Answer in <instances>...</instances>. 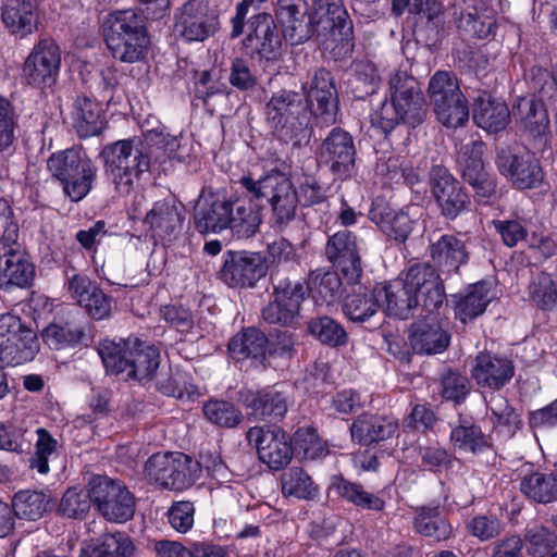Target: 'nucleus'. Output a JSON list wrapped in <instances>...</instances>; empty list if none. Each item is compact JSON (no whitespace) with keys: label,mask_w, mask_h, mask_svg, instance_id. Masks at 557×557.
Instances as JSON below:
<instances>
[{"label":"nucleus","mask_w":557,"mask_h":557,"mask_svg":"<svg viewBox=\"0 0 557 557\" xmlns=\"http://www.w3.org/2000/svg\"><path fill=\"white\" fill-rule=\"evenodd\" d=\"M35 267L18 240L0 247V290L30 287Z\"/></svg>","instance_id":"nucleus-26"},{"label":"nucleus","mask_w":557,"mask_h":557,"mask_svg":"<svg viewBox=\"0 0 557 557\" xmlns=\"http://www.w3.org/2000/svg\"><path fill=\"white\" fill-rule=\"evenodd\" d=\"M389 95L403 116V123L411 127L421 124L426 116V103L418 81L406 71H395L388 79Z\"/></svg>","instance_id":"nucleus-17"},{"label":"nucleus","mask_w":557,"mask_h":557,"mask_svg":"<svg viewBox=\"0 0 557 557\" xmlns=\"http://www.w3.org/2000/svg\"><path fill=\"white\" fill-rule=\"evenodd\" d=\"M307 329L315 339L332 348L345 346L348 342V335L343 325L329 315L310 319Z\"/></svg>","instance_id":"nucleus-54"},{"label":"nucleus","mask_w":557,"mask_h":557,"mask_svg":"<svg viewBox=\"0 0 557 557\" xmlns=\"http://www.w3.org/2000/svg\"><path fill=\"white\" fill-rule=\"evenodd\" d=\"M145 471L163 488L184 491L200 478L201 466L183 453H158L146 461Z\"/></svg>","instance_id":"nucleus-9"},{"label":"nucleus","mask_w":557,"mask_h":557,"mask_svg":"<svg viewBox=\"0 0 557 557\" xmlns=\"http://www.w3.org/2000/svg\"><path fill=\"white\" fill-rule=\"evenodd\" d=\"M397 429L398 423L394 418L364 413L352 422L350 432L354 441L370 445L391 438Z\"/></svg>","instance_id":"nucleus-39"},{"label":"nucleus","mask_w":557,"mask_h":557,"mask_svg":"<svg viewBox=\"0 0 557 557\" xmlns=\"http://www.w3.org/2000/svg\"><path fill=\"white\" fill-rule=\"evenodd\" d=\"M247 28L243 45L251 59L267 62L278 60L282 34L278 32L275 18L270 13H257L248 20Z\"/></svg>","instance_id":"nucleus-14"},{"label":"nucleus","mask_w":557,"mask_h":557,"mask_svg":"<svg viewBox=\"0 0 557 557\" xmlns=\"http://www.w3.org/2000/svg\"><path fill=\"white\" fill-rule=\"evenodd\" d=\"M1 22L8 33L24 39L38 29L40 10L38 0H2Z\"/></svg>","instance_id":"nucleus-29"},{"label":"nucleus","mask_w":557,"mask_h":557,"mask_svg":"<svg viewBox=\"0 0 557 557\" xmlns=\"http://www.w3.org/2000/svg\"><path fill=\"white\" fill-rule=\"evenodd\" d=\"M205 417L214 425L234 429L243 423L245 416L233 403L224 399H210L202 408Z\"/></svg>","instance_id":"nucleus-55"},{"label":"nucleus","mask_w":557,"mask_h":557,"mask_svg":"<svg viewBox=\"0 0 557 557\" xmlns=\"http://www.w3.org/2000/svg\"><path fill=\"white\" fill-rule=\"evenodd\" d=\"M486 145L480 139L462 144L457 152V166L461 178L472 188L479 203H490L497 197L496 177L487 172L483 162Z\"/></svg>","instance_id":"nucleus-10"},{"label":"nucleus","mask_w":557,"mask_h":557,"mask_svg":"<svg viewBox=\"0 0 557 557\" xmlns=\"http://www.w3.org/2000/svg\"><path fill=\"white\" fill-rule=\"evenodd\" d=\"M269 339L257 327H247L237 333L228 343V351L233 359L243 361L251 359L264 366Z\"/></svg>","instance_id":"nucleus-41"},{"label":"nucleus","mask_w":557,"mask_h":557,"mask_svg":"<svg viewBox=\"0 0 557 557\" xmlns=\"http://www.w3.org/2000/svg\"><path fill=\"white\" fill-rule=\"evenodd\" d=\"M403 283L409 290L418 296L425 311H436L445 299L444 282L436 267L429 262H419L410 265Z\"/></svg>","instance_id":"nucleus-23"},{"label":"nucleus","mask_w":557,"mask_h":557,"mask_svg":"<svg viewBox=\"0 0 557 557\" xmlns=\"http://www.w3.org/2000/svg\"><path fill=\"white\" fill-rule=\"evenodd\" d=\"M428 314L411 324L410 345L416 354L436 355L445 351L450 343V334L445 331L435 311H426Z\"/></svg>","instance_id":"nucleus-31"},{"label":"nucleus","mask_w":557,"mask_h":557,"mask_svg":"<svg viewBox=\"0 0 557 557\" xmlns=\"http://www.w3.org/2000/svg\"><path fill=\"white\" fill-rule=\"evenodd\" d=\"M357 285L358 287L344 298L343 312L351 322H370L377 315L380 309L376 286L368 288L362 286L361 282Z\"/></svg>","instance_id":"nucleus-42"},{"label":"nucleus","mask_w":557,"mask_h":557,"mask_svg":"<svg viewBox=\"0 0 557 557\" xmlns=\"http://www.w3.org/2000/svg\"><path fill=\"white\" fill-rule=\"evenodd\" d=\"M174 28L186 41H205L219 28V16L207 0H188L175 14Z\"/></svg>","instance_id":"nucleus-21"},{"label":"nucleus","mask_w":557,"mask_h":557,"mask_svg":"<svg viewBox=\"0 0 557 557\" xmlns=\"http://www.w3.org/2000/svg\"><path fill=\"white\" fill-rule=\"evenodd\" d=\"M318 156L320 161L341 180L350 178L356 172L355 140L351 134L342 127H333L327 133L320 144Z\"/></svg>","instance_id":"nucleus-15"},{"label":"nucleus","mask_w":557,"mask_h":557,"mask_svg":"<svg viewBox=\"0 0 557 557\" xmlns=\"http://www.w3.org/2000/svg\"><path fill=\"white\" fill-rule=\"evenodd\" d=\"M91 500L99 513L110 522H126L135 513V497L121 482L95 475L89 480Z\"/></svg>","instance_id":"nucleus-11"},{"label":"nucleus","mask_w":557,"mask_h":557,"mask_svg":"<svg viewBox=\"0 0 557 557\" xmlns=\"http://www.w3.org/2000/svg\"><path fill=\"white\" fill-rule=\"evenodd\" d=\"M329 20V24H320L315 36L322 44L333 45L332 53L335 60L350 57L355 48L352 21L343 7L335 11Z\"/></svg>","instance_id":"nucleus-30"},{"label":"nucleus","mask_w":557,"mask_h":557,"mask_svg":"<svg viewBox=\"0 0 557 557\" xmlns=\"http://www.w3.org/2000/svg\"><path fill=\"white\" fill-rule=\"evenodd\" d=\"M18 113L11 100L0 95V152L8 151L17 139Z\"/></svg>","instance_id":"nucleus-60"},{"label":"nucleus","mask_w":557,"mask_h":557,"mask_svg":"<svg viewBox=\"0 0 557 557\" xmlns=\"http://www.w3.org/2000/svg\"><path fill=\"white\" fill-rule=\"evenodd\" d=\"M308 284L310 295L320 305H333L343 295V282L337 271H311Z\"/></svg>","instance_id":"nucleus-47"},{"label":"nucleus","mask_w":557,"mask_h":557,"mask_svg":"<svg viewBox=\"0 0 557 557\" xmlns=\"http://www.w3.org/2000/svg\"><path fill=\"white\" fill-rule=\"evenodd\" d=\"M88 492L76 487L69 488L60 500L58 513L67 519H83L92 504L91 485L88 484Z\"/></svg>","instance_id":"nucleus-57"},{"label":"nucleus","mask_w":557,"mask_h":557,"mask_svg":"<svg viewBox=\"0 0 557 557\" xmlns=\"http://www.w3.org/2000/svg\"><path fill=\"white\" fill-rule=\"evenodd\" d=\"M234 199L221 193L202 191L195 207L194 221L202 234L226 230L232 216Z\"/></svg>","instance_id":"nucleus-25"},{"label":"nucleus","mask_w":557,"mask_h":557,"mask_svg":"<svg viewBox=\"0 0 557 557\" xmlns=\"http://www.w3.org/2000/svg\"><path fill=\"white\" fill-rule=\"evenodd\" d=\"M51 498L42 491H20L12 500L13 518L36 521L51 510Z\"/></svg>","instance_id":"nucleus-49"},{"label":"nucleus","mask_w":557,"mask_h":557,"mask_svg":"<svg viewBox=\"0 0 557 557\" xmlns=\"http://www.w3.org/2000/svg\"><path fill=\"white\" fill-rule=\"evenodd\" d=\"M292 438L293 449L304 459L315 460L327 454L325 443L313 428H299Z\"/></svg>","instance_id":"nucleus-56"},{"label":"nucleus","mask_w":557,"mask_h":557,"mask_svg":"<svg viewBox=\"0 0 557 557\" xmlns=\"http://www.w3.org/2000/svg\"><path fill=\"white\" fill-rule=\"evenodd\" d=\"M519 490L532 503L547 505L557 502V474L534 469L530 463L520 470Z\"/></svg>","instance_id":"nucleus-35"},{"label":"nucleus","mask_w":557,"mask_h":557,"mask_svg":"<svg viewBox=\"0 0 557 557\" xmlns=\"http://www.w3.org/2000/svg\"><path fill=\"white\" fill-rule=\"evenodd\" d=\"M428 95L434 113L443 125L456 128L468 122V100L454 72L436 71L430 78Z\"/></svg>","instance_id":"nucleus-7"},{"label":"nucleus","mask_w":557,"mask_h":557,"mask_svg":"<svg viewBox=\"0 0 557 557\" xmlns=\"http://www.w3.org/2000/svg\"><path fill=\"white\" fill-rule=\"evenodd\" d=\"M239 184L250 199H265L271 207V222L275 228L284 230L296 216L298 194L290 180L280 171H272L255 180L250 175L240 177Z\"/></svg>","instance_id":"nucleus-5"},{"label":"nucleus","mask_w":557,"mask_h":557,"mask_svg":"<svg viewBox=\"0 0 557 557\" xmlns=\"http://www.w3.org/2000/svg\"><path fill=\"white\" fill-rule=\"evenodd\" d=\"M455 315L462 323H467L481 315L491 300L485 283L472 285L465 295H455Z\"/></svg>","instance_id":"nucleus-50"},{"label":"nucleus","mask_w":557,"mask_h":557,"mask_svg":"<svg viewBox=\"0 0 557 557\" xmlns=\"http://www.w3.org/2000/svg\"><path fill=\"white\" fill-rule=\"evenodd\" d=\"M275 20L282 27V36L292 46L302 45L315 36L306 0H276Z\"/></svg>","instance_id":"nucleus-22"},{"label":"nucleus","mask_w":557,"mask_h":557,"mask_svg":"<svg viewBox=\"0 0 557 557\" xmlns=\"http://www.w3.org/2000/svg\"><path fill=\"white\" fill-rule=\"evenodd\" d=\"M405 11L426 20V27L433 33L429 39L434 42L445 35L444 8L438 0H393L392 12L400 16Z\"/></svg>","instance_id":"nucleus-37"},{"label":"nucleus","mask_w":557,"mask_h":557,"mask_svg":"<svg viewBox=\"0 0 557 557\" xmlns=\"http://www.w3.org/2000/svg\"><path fill=\"white\" fill-rule=\"evenodd\" d=\"M248 199H234L228 227L238 238H250L256 235L261 224L259 210Z\"/></svg>","instance_id":"nucleus-48"},{"label":"nucleus","mask_w":557,"mask_h":557,"mask_svg":"<svg viewBox=\"0 0 557 557\" xmlns=\"http://www.w3.org/2000/svg\"><path fill=\"white\" fill-rule=\"evenodd\" d=\"M487 407L493 416V423L506 428L507 433L512 436L521 426L520 416L508 404V400L499 394L492 395Z\"/></svg>","instance_id":"nucleus-63"},{"label":"nucleus","mask_w":557,"mask_h":557,"mask_svg":"<svg viewBox=\"0 0 557 557\" xmlns=\"http://www.w3.org/2000/svg\"><path fill=\"white\" fill-rule=\"evenodd\" d=\"M61 70V49L54 39L41 37L25 58L21 76L26 85L44 89L55 85Z\"/></svg>","instance_id":"nucleus-12"},{"label":"nucleus","mask_w":557,"mask_h":557,"mask_svg":"<svg viewBox=\"0 0 557 557\" xmlns=\"http://www.w3.org/2000/svg\"><path fill=\"white\" fill-rule=\"evenodd\" d=\"M13 346L4 350L3 363L17 366L34 359L39 344L36 334L21 325V331L12 335Z\"/></svg>","instance_id":"nucleus-53"},{"label":"nucleus","mask_w":557,"mask_h":557,"mask_svg":"<svg viewBox=\"0 0 557 557\" xmlns=\"http://www.w3.org/2000/svg\"><path fill=\"white\" fill-rule=\"evenodd\" d=\"M270 282L271 301L262 309L263 320L285 327L296 325L301 304L310 295L308 277L281 267L271 273Z\"/></svg>","instance_id":"nucleus-4"},{"label":"nucleus","mask_w":557,"mask_h":557,"mask_svg":"<svg viewBox=\"0 0 557 557\" xmlns=\"http://www.w3.org/2000/svg\"><path fill=\"white\" fill-rule=\"evenodd\" d=\"M529 545V552L535 557L547 556L557 546L556 533L542 525L534 524L524 531L523 542Z\"/></svg>","instance_id":"nucleus-62"},{"label":"nucleus","mask_w":557,"mask_h":557,"mask_svg":"<svg viewBox=\"0 0 557 557\" xmlns=\"http://www.w3.org/2000/svg\"><path fill=\"white\" fill-rule=\"evenodd\" d=\"M369 219L391 239L405 243L417 223L407 211L394 210L384 199L376 198L369 211Z\"/></svg>","instance_id":"nucleus-33"},{"label":"nucleus","mask_w":557,"mask_h":557,"mask_svg":"<svg viewBox=\"0 0 557 557\" xmlns=\"http://www.w3.org/2000/svg\"><path fill=\"white\" fill-rule=\"evenodd\" d=\"M246 441L256 448L260 461L272 470L285 468L293 458L292 438L281 426H251L246 432Z\"/></svg>","instance_id":"nucleus-13"},{"label":"nucleus","mask_w":557,"mask_h":557,"mask_svg":"<svg viewBox=\"0 0 557 557\" xmlns=\"http://www.w3.org/2000/svg\"><path fill=\"white\" fill-rule=\"evenodd\" d=\"M265 116L273 133L281 140L299 143L307 136L310 111L306 85L298 89L281 88L265 104Z\"/></svg>","instance_id":"nucleus-3"},{"label":"nucleus","mask_w":557,"mask_h":557,"mask_svg":"<svg viewBox=\"0 0 557 557\" xmlns=\"http://www.w3.org/2000/svg\"><path fill=\"white\" fill-rule=\"evenodd\" d=\"M103 37L113 58L135 63L145 58L150 44L146 16L136 9L110 13L102 24Z\"/></svg>","instance_id":"nucleus-1"},{"label":"nucleus","mask_w":557,"mask_h":557,"mask_svg":"<svg viewBox=\"0 0 557 557\" xmlns=\"http://www.w3.org/2000/svg\"><path fill=\"white\" fill-rule=\"evenodd\" d=\"M104 173L120 195H128L150 169L149 147L138 137L117 140L101 150Z\"/></svg>","instance_id":"nucleus-2"},{"label":"nucleus","mask_w":557,"mask_h":557,"mask_svg":"<svg viewBox=\"0 0 557 557\" xmlns=\"http://www.w3.org/2000/svg\"><path fill=\"white\" fill-rule=\"evenodd\" d=\"M184 219L185 208L182 203L163 199L153 203L144 223L149 225L153 238L171 243L182 233Z\"/></svg>","instance_id":"nucleus-28"},{"label":"nucleus","mask_w":557,"mask_h":557,"mask_svg":"<svg viewBox=\"0 0 557 557\" xmlns=\"http://www.w3.org/2000/svg\"><path fill=\"white\" fill-rule=\"evenodd\" d=\"M529 293L532 300L544 310L557 306V281L548 273L537 274L529 285Z\"/></svg>","instance_id":"nucleus-61"},{"label":"nucleus","mask_w":557,"mask_h":557,"mask_svg":"<svg viewBox=\"0 0 557 557\" xmlns=\"http://www.w3.org/2000/svg\"><path fill=\"white\" fill-rule=\"evenodd\" d=\"M282 493L298 499L312 500L319 494V487L307 471L292 467L281 476Z\"/></svg>","instance_id":"nucleus-51"},{"label":"nucleus","mask_w":557,"mask_h":557,"mask_svg":"<svg viewBox=\"0 0 557 557\" xmlns=\"http://www.w3.org/2000/svg\"><path fill=\"white\" fill-rule=\"evenodd\" d=\"M433 264L443 272L458 273L460 267L468 263L470 253L466 243L453 234L442 235L429 246Z\"/></svg>","instance_id":"nucleus-36"},{"label":"nucleus","mask_w":557,"mask_h":557,"mask_svg":"<svg viewBox=\"0 0 557 557\" xmlns=\"http://www.w3.org/2000/svg\"><path fill=\"white\" fill-rule=\"evenodd\" d=\"M83 335L84 332L71 323H51L42 331L45 342L55 349L77 344Z\"/></svg>","instance_id":"nucleus-64"},{"label":"nucleus","mask_w":557,"mask_h":557,"mask_svg":"<svg viewBox=\"0 0 557 557\" xmlns=\"http://www.w3.org/2000/svg\"><path fill=\"white\" fill-rule=\"evenodd\" d=\"M237 401L247 410V417L253 421H282L288 411L287 396L275 387L258 391L242 388L237 392Z\"/></svg>","instance_id":"nucleus-24"},{"label":"nucleus","mask_w":557,"mask_h":557,"mask_svg":"<svg viewBox=\"0 0 557 557\" xmlns=\"http://www.w3.org/2000/svg\"><path fill=\"white\" fill-rule=\"evenodd\" d=\"M73 125L79 137H91L101 133L104 117L99 103L87 96H78L74 101Z\"/></svg>","instance_id":"nucleus-43"},{"label":"nucleus","mask_w":557,"mask_h":557,"mask_svg":"<svg viewBox=\"0 0 557 557\" xmlns=\"http://www.w3.org/2000/svg\"><path fill=\"white\" fill-rule=\"evenodd\" d=\"M223 259L219 277L232 288L253 287L269 269L265 257L259 252L228 250Z\"/></svg>","instance_id":"nucleus-18"},{"label":"nucleus","mask_w":557,"mask_h":557,"mask_svg":"<svg viewBox=\"0 0 557 557\" xmlns=\"http://www.w3.org/2000/svg\"><path fill=\"white\" fill-rule=\"evenodd\" d=\"M310 116L321 119L323 123H334L337 111V90L307 91Z\"/></svg>","instance_id":"nucleus-59"},{"label":"nucleus","mask_w":557,"mask_h":557,"mask_svg":"<svg viewBox=\"0 0 557 557\" xmlns=\"http://www.w3.org/2000/svg\"><path fill=\"white\" fill-rule=\"evenodd\" d=\"M331 491H334L338 497L357 508L382 511L385 507V502L380 496L366 491L361 484L342 476L333 478Z\"/></svg>","instance_id":"nucleus-45"},{"label":"nucleus","mask_w":557,"mask_h":557,"mask_svg":"<svg viewBox=\"0 0 557 557\" xmlns=\"http://www.w3.org/2000/svg\"><path fill=\"white\" fill-rule=\"evenodd\" d=\"M515 374L512 361L490 352H480L471 370V376L483 388L498 391L510 382Z\"/></svg>","instance_id":"nucleus-32"},{"label":"nucleus","mask_w":557,"mask_h":557,"mask_svg":"<svg viewBox=\"0 0 557 557\" xmlns=\"http://www.w3.org/2000/svg\"><path fill=\"white\" fill-rule=\"evenodd\" d=\"M48 170L58 178L65 194L73 200H82L91 189L96 178V166L81 149H66L50 156Z\"/></svg>","instance_id":"nucleus-8"},{"label":"nucleus","mask_w":557,"mask_h":557,"mask_svg":"<svg viewBox=\"0 0 557 557\" xmlns=\"http://www.w3.org/2000/svg\"><path fill=\"white\" fill-rule=\"evenodd\" d=\"M495 162L499 173L518 189L537 188L544 180L539 159L529 150L515 152L508 148H497Z\"/></svg>","instance_id":"nucleus-16"},{"label":"nucleus","mask_w":557,"mask_h":557,"mask_svg":"<svg viewBox=\"0 0 557 557\" xmlns=\"http://www.w3.org/2000/svg\"><path fill=\"white\" fill-rule=\"evenodd\" d=\"M135 545L123 532L107 533L81 549L79 557H133Z\"/></svg>","instance_id":"nucleus-44"},{"label":"nucleus","mask_w":557,"mask_h":557,"mask_svg":"<svg viewBox=\"0 0 557 557\" xmlns=\"http://www.w3.org/2000/svg\"><path fill=\"white\" fill-rule=\"evenodd\" d=\"M431 193L441 215L454 221L471 205L463 185L445 168L433 166L430 172Z\"/></svg>","instance_id":"nucleus-19"},{"label":"nucleus","mask_w":557,"mask_h":557,"mask_svg":"<svg viewBox=\"0 0 557 557\" xmlns=\"http://www.w3.org/2000/svg\"><path fill=\"white\" fill-rule=\"evenodd\" d=\"M449 440L455 449L474 455L491 447V443L481 428L469 419L461 417L451 426Z\"/></svg>","instance_id":"nucleus-46"},{"label":"nucleus","mask_w":557,"mask_h":557,"mask_svg":"<svg viewBox=\"0 0 557 557\" xmlns=\"http://www.w3.org/2000/svg\"><path fill=\"white\" fill-rule=\"evenodd\" d=\"M471 8L455 7L453 11L454 22L459 33L473 39H493L498 29V20L494 10L485 7L482 1Z\"/></svg>","instance_id":"nucleus-27"},{"label":"nucleus","mask_w":557,"mask_h":557,"mask_svg":"<svg viewBox=\"0 0 557 557\" xmlns=\"http://www.w3.org/2000/svg\"><path fill=\"white\" fill-rule=\"evenodd\" d=\"M379 304L384 299L386 313L389 317L406 320L421 302L401 280H395L387 285H376Z\"/></svg>","instance_id":"nucleus-40"},{"label":"nucleus","mask_w":557,"mask_h":557,"mask_svg":"<svg viewBox=\"0 0 557 557\" xmlns=\"http://www.w3.org/2000/svg\"><path fill=\"white\" fill-rule=\"evenodd\" d=\"M414 529L423 535L436 541H445L450 537L453 528L441 515L438 507H421L414 517Z\"/></svg>","instance_id":"nucleus-52"},{"label":"nucleus","mask_w":557,"mask_h":557,"mask_svg":"<svg viewBox=\"0 0 557 557\" xmlns=\"http://www.w3.org/2000/svg\"><path fill=\"white\" fill-rule=\"evenodd\" d=\"M473 121L488 133H499L509 124L510 111L505 101L483 92L474 100Z\"/></svg>","instance_id":"nucleus-38"},{"label":"nucleus","mask_w":557,"mask_h":557,"mask_svg":"<svg viewBox=\"0 0 557 557\" xmlns=\"http://www.w3.org/2000/svg\"><path fill=\"white\" fill-rule=\"evenodd\" d=\"M361 247L350 231H338L325 245L326 259L341 272L347 284H359L363 275Z\"/></svg>","instance_id":"nucleus-20"},{"label":"nucleus","mask_w":557,"mask_h":557,"mask_svg":"<svg viewBox=\"0 0 557 557\" xmlns=\"http://www.w3.org/2000/svg\"><path fill=\"white\" fill-rule=\"evenodd\" d=\"M310 116L321 119L323 123H334L337 111V90L307 91Z\"/></svg>","instance_id":"nucleus-58"},{"label":"nucleus","mask_w":557,"mask_h":557,"mask_svg":"<svg viewBox=\"0 0 557 557\" xmlns=\"http://www.w3.org/2000/svg\"><path fill=\"white\" fill-rule=\"evenodd\" d=\"M98 352L108 371L115 374L126 371L128 377L138 381L151 380L160 366L159 350L137 338L124 347L109 341L102 342Z\"/></svg>","instance_id":"nucleus-6"},{"label":"nucleus","mask_w":557,"mask_h":557,"mask_svg":"<svg viewBox=\"0 0 557 557\" xmlns=\"http://www.w3.org/2000/svg\"><path fill=\"white\" fill-rule=\"evenodd\" d=\"M515 108L513 114L522 131L533 140L534 148L544 147L549 135V120L542 100L535 97L521 98Z\"/></svg>","instance_id":"nucleus-34"}]
</instances>
